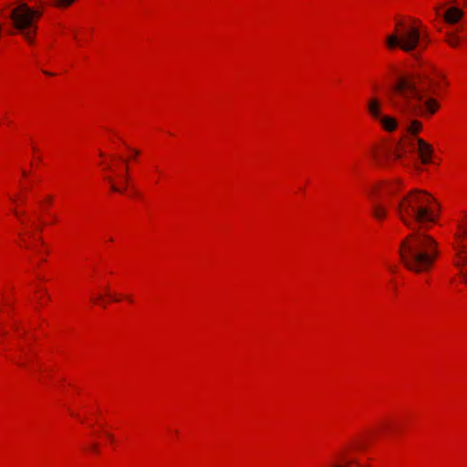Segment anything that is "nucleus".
I'll list each match as a JSON object with an SVG mask.
<instances>
[{
  "label": "nucleus",
  "mask_w": 467,
  "mask_h": 467,
  "mask_svg": "<svg viewBox=\"0 0 467 467\" xmlns=\"http://www.w3.org/2000/svg\"><path fill=\"white\" fill-rule=\"evenodd\" d=\"M33 337L18 321L7 323L6 315L0 311V354L15 365L28 370L37 368V356Z\"/></svg>",
  "instance_id": "1"
},
{
  "label": "nucleus",
  "mask_w": 467,
  "mask_h": 467,
  "mask_svg": "<svg viewBox=\"0 0 467 467\" xmlns=\"http://www.w3.org/2000/svg\"><path fill=\"white\" fill-rule=\"evenodd\" d=\"M432 44L427 26L415 16H396L393 31L383 40V47L389 53L401 51L410 54L415 50L426 51Z\"/></svg>",
  "instance_id": "2"
},
{
  "label": "nucleus",
  "mask_w": 467,
  "mask_h": 467,
  "mask_svg": "<svg viewBox=\"0 0 467 467\" xmlns=\"http://www.w3.org/2000/svg\"><path fill=\"white\" fill-rule=\"evenodd\" d=\"M13 213L20 223L17 245L28 253L30 260L36 267H42L50 254L48 245L43 240L42 231L47 225H54V217L49 214H44L43 218L29 216L17 206L13 209Z\"/></svg>",
  "instance_id": "3"
},
{
  "label": "nucleus",
  "mask_w": 467,
  "mask_h": 467,
  "mask_svg": "<svg viewBox=\"0 0 467 467\" xmlns=\"http://www.w3.org/2000/svg\"><path fill=\"white\" fill-rule=\"evenodd\" d=\"M439 243L430 234H409L399 247L400 261L403 266L415 274L431 271L440 258Z\"/></svg>",
  "instance_id": "4"
},
{
  "label": "nucleus",
  "mask_w": 467,
  "mask_h": 467,
  "mask_svg": "<svg viewBox=\"0 0 467 467\" xmlns=\"http://www.w3.org/2000/svg\"><path fill=\"white\" fill-rule=\"evenodd\" d=\"M439 204L430 192L414 189L408 192L398 202L397 216L406 226L414 223L421 226L435 224L439 221Z\"/></svg>",
  "instance_id": "5"
},
{
  "label": "nucleus",
  "mask_w": 467,
  "mask_h": 467,
  "mask_svg": "<svg viewBox=\"0 0 467 467\" xmlns=\"http://www.w3.org/2000/svg\"><path fill=\"white\" fill-rule=\"evenodd\" d=\"M98 166L111 192L121 194L127 191L130 181L129 161L100 151Z\"/></svg>",
  "instance_id": "6"
},
{
  "label": "nucleus",
  "mask_w": 467,
  "mask_h": 467,
  "mask_svg": "<svg viewBox=\"0 0 467 467\" xmlns=\"http://www.w3.org/2000/svg\"><path fill=\"white\" fill-rule=\"evenodd\" d=\"M44 12L29 6L26 3H21L12 9L9 18L13 27L17 30L30 46L36 44L38 31V22Z\"/></svg>",
  "instance_id": "7"
},
{
  "label": "nucleus",
  "mask_w": 467,
  "mask_h": 467,
  "mask_svg": "<svg viewBox=\"0 0 467 467\" xmlns=\"http://www.w3.org/2000/svg\"><path fill=\"white\" fill-rule=\"evenodd\" d=\"M369 449V442L365 437L358 436L347 441L337 452L335 459L344 467H372L373 459L361 462L359 454Z\"/></svg>",
  "instance_id": "8"
},
{
  "label": "nucleus",
  "mask_w": 467,
  "mask_h": 467,
  "mask_svg": "<svg viewBox=\"0 0 467 467\" xmlns=\"http://www.w3.org/2000/svg\"><path fill=\"white\" fill-rule=\"evenodd\" d=\"M391 90L395 97L402 99L407 105L423 100L418 73L400 75Z\"/></svg>",
  "instance_id": "9"
},
{
  "label": "nucleus",
  "mask_w": 467,
  "mask_h": 467,
  "mask_svg": "<svg viewBox=\"0 0 467 467\" xmlns=\"http://www.w3.org/2000/svg\"><path fill=\"white\" fill-rule=\"evenodd\" d=\"M423 99L427 96L441 97L445 95L451 86L446 74L438 69L429 73H418Z\"/></svg>",
  "instance_id": "10"
},
{
  "label": "nucleus",
  "mask_w": 467,
  "mask_h": 467,
  "mask_svg": "<svg viewBox=\"0 0 467 467\" xmlns=\"http://www.w3.org/2000/svg\"><path fill=\"white\" fill-rule=\"evenodd\" d=\"M115 438L109 427L102 424L93 426L91 431V441L85 442L81 446V451L89 458H97L101 454L103 445H112Z\"/></svg>",
  "instance_id": "11"
},
{
  "label": "nucleus",
  "mask_w": 467,
  "mask_h": 467,
  "mask_svg": "<svg viewBox=\"0 0 467 467\" xmlns=\"http://www.w3.org/2000/svg\"><path fill=\"white\" fill-rule=\"evenodd\" d=\"M89 302L93 306L104 307L111 303H125L132 306L136 303V298L132 293L117 291L108 285L100 292L93 294Z\"/></svg>",
  "instance_id": "12"
},
{
  "label": "nucleus",
  "mask_w": 467,
  "mask_h": 467,
  "mask_svg": "<svg viewBox=\"0 0 467 467\" xmlns=\"http://www.w3.org/2000/svg\"><path fill=\"white\" fill-rule=\"evenodd\" d=\"M392 143L382 140L371 145L368 150L370 160L376 167L389 169L394 166Z\"/></svg>",
  "instance_id": "13"
},
{
  "label": "nucleus",
  "mask_w": 467,
  "mask_h": 467,
  "mask_svg": "<svg viewBox=\"0 0 467 467\" xmlns=\"http://www.w3.org/2000/svg\"><path fill=\"white\" fill-rule=\"evenodd\" d=\"M404 189V181L401 178L382 180L376 182L369 190V196L382 195L391 198L400 194Z\"/></svg>",
  "instance_id": "14"
},
{
  "label": "nucleus",
  "mask_w": 467,
  "mask_h": 467,
  "mask_svg": "<svg viewBox=\"0 0 467 467\" xmlns=\"http://www.w3.org/2000/svg\"><path fill=\"white\" fill-rule=\"evenodd\" d=\"M392 149L394 164L408 159L416 150L415 137H402Z\"/></svg>",
  "instance_id": "15"
},
{
  "label": "nucleus",
  "mask_w": 467,
  "mask_h": 467,
  "mask_svg": "<svg viewBox=\"0 0 467 467\" xmlns=\"http://www.w3.org/2000/svg\"><path fill=\"white\" fill-rule=\"evenodd\" d=\"M415 144L418 157L422 165H431L433 163L434 148L433 146L420 137H415Z\"/></svg>",
  "instance_id": "16"
},
{
  "label": "nucleus",
  "mask_w": 467,
  "mask_h": 467,
  "mask_svg": "<svg viewBox=\"0 0 467 467\" xmlns=\"http://www.w3.org/2000/svg\"><path fill=\"white\" fill-rule=\"evenodd\" d=\"M70 33L76 46L82 47L92 41L94 29L88 26H74L70 28Z\"/></svg>",
  "instance_id": "17"
},
{
  "label": "nucleus",
  "mask_w": 467,
  "mask_h": 467,
  "mask_svg": "<svg viewBox=\"0 0 467 467\" xmlns=\"http://www.w3.org/2000/svg\"><path fill=\"white\" fill-rule=\"evenodd\" d=\"M53 203H54V196L51 194H47L46 196L43 197V199L41 201H39L38 210L32 211V212H26L27 215L43 218L44 214H49L54 217V219H55L54 224H56L58 222L57 215L56 213L50 212V209H51Z\"/></svg>",
  "instance_id": "18"
},
{
  "label": "nucleus",
  "mask_w": 467,
  "mask_h": 467,
  "mask_svg": "<svg viewBox=\"0 0 467 467\" xmlns=\"http://www.w3.org/2000/svg\"><path fill=\"white\" fill-rule=\"evenodd\" d=\"M437 98L438 97L434 96H427L425 99H423L422 116L431 118L440 111L441 104Z\"/></svg>",
  "instance_id": "19"
},
{
  "label": "nucleus",
  "mask_w": 467,
  "mask_h": 467,
  "mask_svg": "<svg viewBox=\"0 0 467 467\" xmlns=\"http://www.w3.org/2000/svg\"><path fill=\"white\" fill-rule=\"evenodd\" d=\"M463 11L455 6L449 7L442 14L444 23L448 25H456L463 18Z\"/></svg>",
  "instance_id": "20"
},
{
  "label": "nucleus",
  "mask_w": 467,
  "mask_h": 467,
  "mask_svg": "<svg viewBox=\"0 0 467 467\" xmlns=\"http://www.w3.org/2000/svg\"><path fill=\"white\" fill-rule=\"evenodd\" d=\"M370 214L379 223H384L389 214L388 207L382 202H375L371 207Z\"/></svg>",
  "instance_id": "21"
},
{
  "label": "nucleus",
  "mask_w": 467,
  "mask_h": 467,
  "mask_svg": "<svg viewBox=\"0 0 467 467\" xmlns=\"http://www.w3.org/2000/svg\"><path fill=\"white\" fill-rule=\"evenodd\" d=\"M381 109L382 105L378 97H372L368 99L367 111L371 119L374 120L379 119V117L381 116Z\"/></svg>",
  "instance_id": "22"
},
{
  "label": "nucleus",
  "mask_w": 467,
  "mask_h": 467,
  "mask_svg": "<svg viewBox=\"0 0 467 467\" xmlns=\"http://www.w3.org/2000/svg\"><path fill=\"white\" fill-rule=\"evenodd\" d=\"M377 120L379 122L381 129L386 132H394L397 130L399 126L398 119L393 116H380L379 119Z\"/></svg>",
  "instance_id": "23"
},
{
  "label": "nucleus",
  "mask_w": 467,
  "mask_h": 467,
  "mask_svg": "<svg viewBox=\"0 0 467 467\" xmlns=\"http://www.w3.org/2000/svg\"><path fill=\"white\" fill-rule=\"evenodd\" d=\"M444 42L451 48H459L462 45V37L457 31H449L444 35Z\"/></svg>",
  "instance_id": "24"
},
{
  "label": "nucleus",
  "mask_w": 467,
  "mask_h": 467,
  "mask_svg": "<svg viewBox=\"0 0 467 467\" xmlns=\"http://www.w3.org/2000/svg\"><path fill=\"white\" fill-rule=\"evenodd\" d=\"M34 300L41 306H46L49 302V296L45 288L38 289L34 296Z\"/></svg>",
  "instance_id": "25"
},
{
  "label": "nucleus",
  "mask_w": 467,
  "mask_h": 467,
  "mask_svg": "<svg viewBox=\"0 0 467 467\" xmlns=\"http://www.w3.org/2000/svg\"><path fill=\"white\" fill-rule=\"evenodd\" d=\"M31 150H32V155H33L32 165H36V167H39L42 164L43 152H42L41 149L36 144L31 145Z\"/></svg>",
  "instance_id": "26"
},
{
  "label": "nucleus",
  "mask_w": 467,
  "mask_h": 467,
  "mask_svg": "<svg viewBox=\"0 0 467 467\" xmlns=\"http://www.w3.org/2000/svg\"><path fill=\"white\" fill-rule=\"evenodd\" d=\"M78 0H52L51 6L58 10H67Z\"/></svg>",
  "instance_id": "27"
},
{
  "label": "nucleus",
  "mask_w": 467,
  "mask_h": 467,
  "mask_svg": "<svg viewBox=\"0 0 467 467\" xmlns=\"http://www.w3.org/2000/svg\"><path fill=\"white\" fill-rule=\"evenodd\" d=\"M423 129V125L421 121L419 119H413L410 121V125L407 128V132L410 134L411 136H416L420 132H421Z\"/></svg>",
  "instance_id": "28"
},
{
  "label": "nucleus",
  "mask_w": 467,
  "mask_h": 467,
  "mask_svg": "<svg viewBox=\"0 0 467 467\" xmlns=\"http://www.w3.org/2000/svg\"><path fill=\"white\" fill-rule=\"evenodd\" d=\"M10 201L13 204H22L25 202L26 198L23 193H17L10 198Z\"/></svg>",
  "instance_id": "29"
},
{
  "label": "nucleus",
  "mask_w": 467,
  "mask_h": 467,
  "mask_svg": "<svg viewBox=\"0 0 467 467\" xmlns=\"http://www.w3.org/2000/svg\"><path fill=\"white\" fill-rule=\"evenodd\" d=\"M445 6V4H441V5H438L434 7V12H435V15L436 16H442V10Z\"/></svg>",
  "instance_id": "30"
},
{
  "label": "nucleus",
  "mask_w": 467,
  "mask_h": 467,
  "mask_svg": "<svg viewBox=\"0 0 467 467\" xmlns=\"http://www.w3.org/2000/svg\"><path fill=\"white\" fill-rule=\"evenodd\" d=\"M388 269L393 275H396L399 272V266H397L395 265L389 266Z\"/></svg>",
  "instance_id": "31"
},
{
  "label": "nucleus",
  "mask_w": 467,
  "mask_h": 467,
  "mask_svg": "<svg viewBox=\"0 0 467 467\" xmlns=\"http://www.w3.org/2000/svg\"><path fill=\"white\" fill-rule=\"evenodd\" d=\"M327 467H344L342 464H340L336 459L330 462Z\"/></svg>",
  "instance_id": "32"
},
{
  "label": "nucleus",
  "mask_w": 467,
  "mask_h": 467,
  "mask_svg": "<svg viewBox=\"0 0 467 467\" xmlns=\"http://www.w3.org/2000/svg\"><path fill=\"white\" fill-rule=\"evenodd\" d=\"M390 424H391V422L389 420H383L380 422L379 425L382 429H384V428H387Z\"/></svg>",
  "instance_id": "33"
},
{
  "label": "nucleus",
  "mask_w": 467,
  "mask_h": 467,
  "mask_svg": "<svg viewBox=\"0 0 467 467\" xmlns=\"http://www.w3.org/2000/svg\"><path fill=\"white\" fill-rule=\"evenodd\" d=\"M26 176H27L26 172V171H24V172H23L24 180H23V181H21V184H22V187H23V188H26V181H25Z\"/></svg>",
  "instance_id": "34"
},
{
  "label": "nucleus",
  "mask_w": 467,
  "mask_h": 467,
  "mask_svg": "<svg viewBox=\"0 0 467 467\" xmlns=\"http://www.w3.org/2000/svg\"><path fill=\"white\" fill-rule=\"evenodd\" d=\"M464 282L467 285V273L464 275Z\"/></svg>",
  "instance_id": "35"
}]
</instances>
